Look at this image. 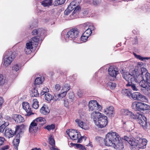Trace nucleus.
<instances>
[{"label": "nucleus", "mask_w": 150, "mask_h": 150, "mask_svg": "<svg viewBox=\"0 0 150 150\" xmlns=\"http://www.w3.org/2000/svg\"><path fill=\"white\" fill-rule=\"evenodd\" d=\"M124 140L130 144L131 149L132 150H139V148H145L147 142L146 139H142L139 137L134 139L125 136Z\"/></svg>", "instance_id": "f257e3e1"}, {"label": "nucleus", "mask_w": 150, "mask_h": 150, "mask_svg": "<svg viewBox=\"0 0 150 150\" xmlns=\"http://www.w3.org/2000/svg\"><path fill=\"white\" fill-rule=\"evenodd\" d=\"M120 113L123 115L128 116L131 119H137L138 122L144 128L147 125L146 118L143 114L138 113L135 115L128 110L122 109Z\"/></svg>", "instance_id": "f03ea898"}, {"label": "nucleus", "mask_w": 150, "mask_h": 150, "mask_svg": "<svg viewBox=\"0 0 150 150\" xmlns=\"http://www.w3.org/2000/svg\"><path fill=\"white\" fill-rule=\"evenodd\" d=\"M4 133L5 136L9 138L12 137L14 134L16 135V138L14 140L13 143L15 148L17 150L18 146L20 142L19 139L23 134V132L20 127L19 126H17L16 128L15 132H13L10 128H6Z\"/></svg>", "instance_id": "7ed1b4c3"}, {"label": "nucleus", "mask_w": 150, "mask_h": 150, "mask_svg": "<svg viewBox=\"0 0 150 150\" xmlns=\"http://www.w3.org/2000/svg\"><path fill=\"white\" fill-rule=\"evenodd\" d=\"M122 74L123 78L128 83L134 82L139 83L140 81L138 79L137 71L135 69L130 71L129 72L126 71L123 72H122Z\"/></svg>", "instance_id": "20e7f679"}, {"label": "nucleus", "mask_w": 150, "mask_h": 150, "mask_svg": "<svg viewBox=\"0 0 150 150\" xmlns=\"http://www.w3.org/2000/svg\"><path fill=\"white\" fill-rule=\"evenodd\" d=\"M46 122L45 119L42 117L36 118L31 122L29 126L30 132H35L41 126L43 125Z\"/></svg>", "instance_id": "39448f33"}, {"label": "nucleus", "mask_w": 150, "mask_h": 150, "mask_svg": "<svg viewBox=\"0 0 150 150\" xmlns=\"http://www.w3.org/2000/svg\"><path fill=\"white\" fill-rule=\"evenodd\" d=\"M118 134L115 132H110L106 135L104 139L105 145L108 146H112L116 142L117 138L118 139Z\"/></svg>", "instance_id": "423d86ee"}, {"label": "nucleus", "mask_w": 150, "mask_h": 150, "mask_svg": "<svg viewBox=\"0 0 150 150\" xmlns=\"http://www.w3.org/2000/svg\"><path fill=\"white\" fill-rule=\"evenodd\" d=\"M15 58L13 53L10 50L6 51L4 55V65L6 67L8 66Z\"/></svg>", "instance_id": "0eeeda50"}, {"label": "nucleus", "mask_w": 150, "mask_h": 150, "mask_svg": "<svg viewBox=\"0 0 150 150\" xmlns=\"http://www.w3.org/2000/svg\"><path fill=\"white\" fill-rule=\"evenodd\" d=\"M132 109L136 111H142L150 110V106L144 103L135 102L132 106Z\"/></svg>", "instance_id": "6e6552de"}, {"label": "nucleus", "mask_w": 150, "mask_h": 150, "mask_svg": "<svg viewBox=\"0 0 150 150\" xmlns=\"http://www.w3.org/2000/svg\"><path fill=\"white\" fill-rule=\"evenodd\" d=\"M79 35V31L76 28H72L68 32L66 38L71 40H74L77 38Z\"/></svg>", "instance_id": "1a4fd4ad"}, {"label": "nucleus", "mask_w": 150, "mask_h": 150, "mask_svg": "<svg viewBox=\"0 0 150 150\" xmlns=\"http://www.w3.org/2000/svg\"><path fill=\"white\" fill-rule=\"evenodd\" d=\"M108 123L107 117L106 116L102 115L98 118V120L95 122V124L98 127L103 128L105 127Z\"/></svg>", "instance_id": "9d476101"}, {"label": "nucleus", "mask_w": 150, "mask_h": 150, "mask_svg": "<svg viewBox=\"0 0 150 150\" xmlns=\"http://www.w3.org/2000/svg\"><path fill=\"white\" fill-rule=\"evenodd\" d=\"M89 110H98L100 111L102 109V107L99 105L96 100H91L88 103Z\"/></svg>", "instance_id": "9b49d317"}, {"label": "nucleus", "mask_w": 150, "mask_h": 150, "mask_svg": "<svg viewBox=\"0 0 150 150\" xmlns=\"http://www.w3.org/2000/svg\"><path fill=\"white\" fill-rule=\"evenodd\" d=\"M139 85L142 87L141 91L144 93H146V91H150V83L145 81L144 78L139 82Z\"/></svg>", "instance_id": "f8f14e48"}, {"label": "nucleus", "mask_w": 150, "mask_h": 150, "mask_svg": "<svg viewBox=\"0 0 150 150\" xmlns=\"http://www.w3.org/2000/svg\"><path fill=\"white\" fill-rule=\"evenodd\" d=\"M74 1H76V3L75 4H77V6H73L72 8L74 9L73 12L71 14L70 16V19H72L77 18V15L78 14L79 12L80 11V8L78 6L79 3L81 2L80 0H75Z\"/></svg>", "instance_id": "ddd939ff"}, {"label": "nucleus", "mask_w": 150, "mask_h": 150, "mask_svg": "<svg viewBox=\"0 0 150 150\" xmlns=\"http://www.w3.org/2000/svg\"><path fill=\"white\" fill-rule=\"evenodd\" d=\"M117 137L118 139L117 138L116 139V142H115V143L113 145V147L117 150H122L124 147V145L121 138L119 135L118 137L117 136Z\"/></svg>", "instance_id": "4468645a"}, {"label": "nucleus", "mask_w": 150, "mask_h": 150, "mask_svg": "<svg viewBox=\"0 0 150 150\" xmlns=\"http://www.w3.org/2000/svg\"><path fill=\"white\" fill-rule=\"evenodd\" d=\"M23 108L27 112L25 116H29L31 115L34 114V113L31 110L29 103L27 102H24L22 103Z\"/></svg>", "instance_id": "2eb2a0df"}, {"label": "nucleus", "mask_w": 150, "mask_h": 150, "mask_svg": "<svg viewBox=\"0 0 150 150\" xmlns=\"http://www.w3.org/2000/svg\"><path fill=\"white\" fill-rule=\"evenodd\" d=\"M131 98L134 100L143 101L146 99V97L140 93L136 92L132 94Z\"/></svg>", "instance_id": "dca6fc26"}, {"label": "nucleus", "mask_w": 150, "mask_h": 150, "mask_svg": "<svg viewBox=\"0 0 150 150\" xmlns=\"http://www.w3.org/2000/svg\"><path fill=\"white\" fill-rule=\"evenodd\" d=\"M35 45L31 41L27 42L26 44V47L25 49V52L27 54L30 53L34 47H35Z\"/></svg>", "instance_id": "f3484780"}, {"label": "nucleus", "mask_w": 150, "mask_h": 150, "mask_svg": "<svg viewBox=\"0 0 150 150\" xmlns=\"http://www.w3.org/2000/svg\"><path fill=\"white\" fill-rule=\"evenodd\" d=\"M114 112V108L113 106H112L106 108L104 110V113L108 116L110 117L113 116Z\"/></svg>", "instance_id": "a211bd4d"}, {"label": "nucleus", "mask_w": 150, "mask_h": 150, "mask_svg": "<svg viewBox=\"0 0 150 150\" xmlns=\"http://www.w3.org/2000/svg\"><path fill=\"white\" fill-rule=\"evenodd\" d=\"M76 3V1H74L71 2L68 7L64 11V13L65 15H68L71 11L73 10L72 8L73 6H77V4H75Z\"/></svg>", "instance_id": "6ab92c4d"}, {"label": "nucleus", "mask_w": 150, "mask_h": 150, "mask_svg": "<svg viewBox=\"0 0 150 150\" xmlns=\"http://www.w3.org/2000/svg\"><path fill=\"white\" fill-rule=\"evenodd\" d=\"M12 118L17 123H21L24 121V118L19 115H13L12 116Z\"/></svg>", "instance_id": "aec40b11"}, {"label": "nucleus", "mask_w": 150, "mask_h": 150, "mask_svg": "<svg viewBox=\"0 0 150 150\" xmlns=\"http://www.w3.org/2000/svg\"><path fill=\"white\" fill-rule=\"evenodd\" d=\"M101 114L99 112H92L91 115V117L93 119L94 122L95 123V122H96L98 118L102 116Z\"/></svg>", "instance_id": "412c9836"}, {"label": "nucleus", "mask_w": 150, "mask_h": 150, "mask_svg": "<svg viewBox=\"0 0 150 150\" xmlns=\"http://www.w3.org/2000/svg\"><path fill=\"white\" fill-rule=\"evenodd\" d=\"M109 74L112 77H115L117 74L118 71H117L115 68L113 67H110L108 70Z\"/></svg>", "instance_id": "4be33fe9"}, {"label": "nucleus", "mask_w": 150, "mask_h": 150, "mask_svg": "<svg viewBox=\"0 0 150 150\" xmlns=\"http://www.w3.org/2000/svg\"><path fill=\"white\" fill-rule=\"evenodd\" d=\"M40 113L44 115L48 114L50 112V110L47 105H44L40 109Z\"/></svg>", "instance_id": "5701e85b"}, {"label": "nucleus", "mask_w": 150, "mask_h": 150, "mask_svg": "<svg viewBox=\"0 0 150 150\" xmlns=\"http://www.w3.org/2000/svg\"><path fill=\"white\" fill-rule=\"evenodd\" d=\"M75 121L78 125L79 126L83 129L85 130L88 129V127L84 123L83 121L78 119H76Z\"/></svg>", "instance_id": "b1692460"}, {"label": "nucleus", "mask_w": 150, "mask_h": 150, "mask_svg": "<svg viewBox=\"0 0 150 150\" xmlns=\"http://www.w3.org/2000/svg\"><path fill=\"white\" fill-rule=\"evenodd\" d=\"M122 94L125 96H127L130 98L132 93L131 91L129 89H123L121 91Z\"/></svg>", "instance_id": "393cba45"}, {"label": "nucleus", "mask_w": 150, "mask_h": 150, "mask_svg": "<svg viewBox=\"0 0 150 150\" xmlns=\"http://www.w3.org/2000/svg\"><path fill=\"white\" fill-rule=\"evenodd\" d=\"M52 0H44L42 2V4L45 7H49L52 5Z\"/></svg>", "instance_id": "a878e982"}, {"label": "nucleus", "mask_w": 150, "mask_h": 150, "mask_svg": "<svg viewBox=\"0 0 150 150\" xmlns=\"http://www.w3.org/2000/svg\"><path fill=\"white\" fill-rule=\"evenodd\" d=\"M62 93L58 94L55 96L54 98L55 100H59V99H61L63 97H65L67 93L66 92H63L62 91Z\"/></svg>", "instance_id": "bb28decb"}, {"label": "nucleus", "mask_w": 150, "mask_h": 150, "mask_svg": "<svg viewBox=\"0 0 150 150\" xmlns=\"http://www.w3.org/2000/svg\"><path fill=\"white\" fill-rule=\"evenodd\" d=\"M45 31L42 28H40L38 30H34L32 32L33 35H36L39 34L41 35L42 33H44Z\"/></svg>", "instance_id": "cd10ccee"}, {"label": "nucleus", "mask_w": 150, "mask_h": 150, "mask_svg": "<svg viewBox=\"0 0 150 150\" xmlns=\"http://www.w3.org/2000/svg\"><path fill=\"white\" fill-rule=\"evenodd\" d=\"M39 40V36L31 38V41L35 45V47L38 45V42Z\"/></svg>", "instance_id": "c85d7f7f"}, {"label": "nucleus", "mask_w": 150, "mask_h": 150, "mask_svg": "<svg viewBox=\"0 0 150 150\" xmlns=\"http://www.w3.org/2000/svg\"><path fill=\"white\" fill-rule=\"evenodd\" d=\"M133 82H129L128 83L126 84V86H130L132 89L134 91H137L138 90L136 85L132 83Z\"/></svg>", "instance_id": "c756f323"}, {"label": "nucleus", "mask_w": 150, "mask_h": 150, "mask_svg": "<svg viewBox=\"0 0 150 150\" xmlns=\"http://www.w3.org/2000/svg\"><path fill=\"white\" fill-rule=\"evenodd\" d=\"M141 72L142 75H140L139 74H137V77H138V79L139 80V79L140 78H142V77L144 76V75H145V74L148 72L147 71L146 68L144 67H142L141 68Z\"/></svg>", "instance_id": "7c9ffc66"}, {"label": "nucleus", "mask_w": 150, "mask_h": 150, "mask_svg": "<svg viewBox=\"0 0 150 150\" xmlns=\"http://www.w3.org/2000/svg\"><path fill=\"white\" fill-rule=\"evenodd\" d=\"M142 78L141 79L144 78V80H146L147 82L150 83V74L149 73L147 72L146 74H145L144 76H144L142 77Z\"/></svg>", "instance_id": "2f4dec72"}, {"label": "nucleus", "mask_w": 150, "mask_h": 150, "mask_svg": "<svg viewBox=\"0 0 150 150\" xmlns=\"http://www.w3.org/2000/svg\"><path fill=\"white\" fill-rule=\"evenodd\" d=\"M38 102L37 99L33 100V103L32 104L33 108L35 109H37L39 107Z\"/></svg>", "instance_id": "473e14b6"}, {"label": "nucleus", "mask_w": 150, "mask_h": 150, "mask_svg": "<svg viewBox=\"0 0 150 150\" xmlns=\"http://www.w3.org/2000/svg\"><path fill=\"white\" fill-rule=\"evenodd\" d=\"M70 89V87L69 85L67 84H65L62 87L61 91L63 92H66L67 93V92L69 91Z\"/></svg>", "instance_id": "72a5a7b5"}, {"label": "nucleus", "mask_w": 150, "mask_h": 150, "mask_svg": "<svg viewBox=\"0 0 150 150\" xmlns=\"http://www.w3.org/2000/svg\"><path fill=\"white\" fill-rule=\"evenodd\" d=\"M45 100L48 101H50L53 99V97L49 93H47L45 95Z\"/></svg>", "instance_id": "f704fd0d"}, {"label": "nucleus", "mask_w": 150, "mask_h": 150, "mask_svg": "<svg viewBox=\"0 0 150 150\" xmlns=\"http://www.w3.org/2000/svg\"><path fill=\"white\" fill-rule=\"evenodd\" d=\"M49 144L53 146H55V142L52 136H50L49 138Z\"/></svg>", "instance_id": "c9c22d12"}, {"label": "nucleus", "mask_w": 150, "mask_h": 150, "mask_svg": "<svg viewBox=\"0 0 150 150\" xmlns=\"http://www.w3.org/2000/svg\"><path fill=\"white\" fill-rule=\"evenodd\" d=\"M75 135H73L72 137H70L71 139L73 140H75L77 139L79 137V135H80V134L78 132H75Z\"/></svg>", "instance_id": "e433bc0d"}, {"label": "nucleus", "mask_w": 150, "mask_h": 150, "mask_svg": "<svg viewBox=\"0 0 150 150\" xmlns=\"http://www.w3.org/2000/svg\"><path fill=\"white\" fill-rule=\"evenodd\" d=\"M42 82L41 78L40 77H38L36 79L35 81V84L37 85L41 84Z\"/></svg>", "instance_id": "4c0bfd02"}, {"label": "nucleus", "mask_w": 150, "mask_h": 150, "mask_svg": "<svg viewBox=\"0 0 150 150\" xmlns=\"http://www.w3.org/2000/svg\"><path fill=\"white\" fill-rule=\"evenodd\" d=\"M92 30L91 28H89L87 29L83 33L84 35H86L88 36L89 37V36L91 35L92 33Z\"/></svg>", "instance_id": "58836bf2"}, {"label": "nucleus", "mask_w": 150, "mask_h": 150, "mask_svg": "<svg viewBox=\"0 0 150 150\" xmlns=\"http://www.w3.org/2000/svg\"><path fill=\"white\" fill-rule=\"evenodd\" d=\"M74 145L76 147L79 149L81 150H86V149L84 146H83L81 144H74Z\"/></svg>", "instance_id": "ea45409f"}, {"label": "nucleus", "mask_w": 150, "mask_h": 150, "mask_svg": "<svg viewBox=\"0 0 150 150\" xmlns=\"http://www.w3.org/2000/svg\"><path fill=\"white\" fill-rule=\"evenodd\" d=\"M55 128V126L54 125L52 124L51 125H47L45 127V129H47L48 131L53 130Z\"/></svg>", "instance_id": "a19ab883"}, {"label": "nucleus", "mask_w": 150, "mask_h": 150, "mask_svg": "<svg viewBox=\"0 0 150 150\" xmlns=\"http://www.w3.org/2000/svg\"><path fill=\"white\" fill-rule=\"evenodd\" d=\"M108 85L110 86V88L112 89H114L116 86V83L114 82H109Z\"/></svg>", "instance_id": "79ce46f5"}, {"label": "nucleus", "mask_w": 150, "mask_h": 150, "mask_svg": "<svg viewBox=\"0 0 150 150\" xmlns=\"http://www.w3.org/2000/svg\"><path fill=\"white\" fill-rule=\"evenodd\" d=\"M135 57H136L137 59H138L140 60H141L142 61L144 60L145 59H148L150 58L147 57H142L139 55H135Z\"/></svg>", "instance_id": "37998d69"}, {"label": "nucleus", "mask_w": 150, "mask_h": 150, "mask_svg": "<svg viewBox=\"0 0 150 150\" xmlns=\"http://www.w3.org/2000/svg\"><path fill=\"white\" fill-rule=\"evenodd\" d=\"M75 132H77L74 130H72L69 131V132H67L68 135L69 137H72L73 135H75Z\"/></svg>", "instance_id": "c03bdc74"}, {"label": "nucleus", "mask_w": 150, "mask_h": 150, "mask_svg": "<svg viewBox=\"0 0 150 150\" xmlns=\"http://www.w3.org/2000/svg\"><path fill=\"white\" fill-rule=\"evenodd\" d=\"M89 36H88L86 35H84L83 34V35L81 37V41L85 42L86 41V40L88 38Z\"/></svg>", "instance_id": "a18cd8bd"}, {"label": "nucleus", "mask_w": 150, "mask_h": 150, "mask_svg": "<svg viewBox=\"0 0 150 150\" xmlns=\"http://www.w3.org/2000/svg\"><path fill=\"white\" fill-rule=\"evenodd\" d=\"M61 88V86L59 84H57L55 86L54 91H59Z\"/></svg>", "instance_id": "49530a36"}, {"label": "nucleus", "mask_w": 150, "mask_h": 150, "mask_svg": "<svg viewBox=\"0 0 150 150\" xmlns=\"http://www.w3.org/2000/svg\"><path fill=\"white\" fill-rule=\"evenodd\" d=\"M49 91V89L47 87H45L43 89V90H42L40 94L42 95H44L45 93L48 92Z\"/></svg>", "instance_id": "de8ad7c7"}, {"label": "nucleus", "mask_w": 150, "mask_h": 150, "mask_svg": "<svg viewBox=\"0 0 150 150\" xmlns=\"http://www.w3.org/2000/svg\"><path fill=\"white\" fill-rule=\"evenodd\" d=\"M100 2V0H93L92 4L94 6H97Z\"/></svg>", "instance_id": "09e8293b"}, {"label": "nucleus", "mask_w": 150, "mask_h": 150, "mask_svg": "<svg viewBox=\"0 0 150 150\" xmlns=\"http://www.w3.org/2000/svg\"><path fill=\"white\" fill-rule=\"evenodd\" d=\"M4 83V77L2 75H0V85H2Z\"/></svg>", "instance_id": "8fccbe9b"}, {"label": "nucleus", "mask_w": 150, "mask_h": 150, "mask_svg": "<svg viewBox=\"0 0 150 150\" xmlns=\"http://www.w3.org/2000/svg\"><path fill=\"white\" fill-rule=\"evenodd\" d=\"M6 128L4 127V125H2L0 126V132L4 133V130H5L6 128Z\"/></svg>", "instance_id": "3c124183"}, {"label": "nucleus", "mask_w": 150, "mask_h": 150, "mask_svg": "<svg viewBox=\"0 0 150 150\" xmlns=\"http://www.w3.org/2000/svg\"><path fill=\"white\" fill-rule=\"evenodd\" d=\"M66 0H56L55 1H57V4L59 5L63 4Z\"/></svg>", "instance_id": "603ef678"}, {"label": "nucleus", "mask_w": 150, "mask_h": 150, "mask_svg": "<svg viewBox=\"0 0 150 150\" xmlns=\"http://www.w3.org/2000/svg\"><path fill=\"white\" fill-rule=\"evenodd\" d=\"M19 69V67L18 64H16L13 67L12 69L17 71Z\"/></svg>", "instance_id": "864d4df0"}, {"label": "nucleus", "mask_w": 150, "mask_h": 150, "mask_svg": "<svg viewBox=\"0 0 150 150\" xmlns=\"http://www.w3.org/2000/svg\"><path fill=\"white\" fill-rule=\"evenodd\" d=\"M5 140L4 137H0V146L4 144Z\"/></svg>", "instance_id": "5fc2aeb1"}, {"label": "nucleus", "mask_w": 150, "mask_h": 150, "mask_svg": "<svg viewBox=\"0 0 150 150\" xmlns=\"http://www.w3.org/2000/svg\"><path fill=\"white\" fill-rule=\"evenodd\" d=\"M64 105L65 107H68L69 106V102L68 100L65 99L64 100Z\"/></svg>", "instance_id": "6e6d98bb"}, {"label": "nucleus", "mask_w": 150, "mask_h": 150, "mask_svg": "<svg viewBox=\"0 0 150 150\" xmlns=\"http://www.w3.org/2000/svg\"><path fill=\"white\" fill-rule=\"evenodd\" d=\"M33 94L34 96L35 97L39 95L38 91L35 89L34 90Z\"/></svg>", "instance_id": "4d7b16f0"}, {"label": "nucleus", "mask_w": 150, "mask_h": 150, "mask_svg": "<svg viewBox=\"0 0 150 150\" xmlns=\"http://www.w3.org/2000/svg\"><path fill=\"white\" fill-rule=\"evenodd\" d=\"M69 98L71 100V101L73 100L74 98V96L73 93H70L69 95Z\"/></svg>", "instance_id": "13d9d810"}, {"label": "nucleus", "mask_w": 150, "mask_h": 150, "mask_svg": "<svg viewBox=\"0 0 150 150\" xmlns=\"http://www.w3.org/2000/svg\"><path fill=\"white\" fill-rule=\"evenodd\" d=\"M77 95L79 97H81L83 95V93L82 91L79 90L77 93Z\"/></svg>", "instance_id": "bf43d9fd"}, {"label": "nucleus", "mask_w": 150, "mask_h": 150, "mask_svg": "<svg viewBox=\"0 0 150 150\" xmlns=\"http://www.w3.org/2000/svg\"><path fill=\"white\" fill-rule=\"evenodd\" d=\"M84 138V137L83 136H81L80 137V138H78L77 142L78 143H81L82 142V139L83 138Z\"/></svg>", "instance_id": "052dcab7"}, {"label": "nucleus", "mask_w": 150, "mask_h": 150, "mask_svg": "<svg viewBox=\"0 0 150 150\" xmlns=\"http://www.w3.org/2000/svg\"><path fill=\"white\" fill-rule=\"evenodd\" d=\"M4 122L2 125H3L5 127L7 128L6 127H7L9 124V122L8 121H6V122L4 121Z\"/></svg>", "instance_id": "680f3d73"}, {"label": "nucleus", "mask_w": 150, "mask_h": 150, "mask_svg": "<svg viewBox=\"0 0 150 150\" xmlns=\"http://www.w3.org/2000/svg\"><path fill=\"white\" fill-rule=\"evenodd\" d=\"M4 102V100L3 98L0 97V107L1 106Z\"/></svg>", "instance_id": "e2e57ef3"}, {"label": "nucleus", "mask_w": 150, "mask_h": 150, "mask_svg": "<svg viewBox=\"0 0 150 150\" xmlns=\"http://www.w3.org/2000/svg\"><path fill=\"white\" fill-rule=\"evenodd\" d=\"M8 146H5L2 147L1 149V150H5L6 149H8Z\"/></svg>", "instance_id": "0e129e2a"}, {"label": "nucleus", "mask_w": 150, "mask_h": 150, "mask_svg": "<svg viewBox=\"0 0 150 150\" xmlns=\"http://www.w3.org/2000/svg\"><path fill=\"white\" fill-rule=\"evenodd\" d=\"M31 150H41V149L40 148L38 149L37 148H35L32 149Z\"/></svg>", "instance_id": "69168bd1"}, {"label": "nucleus", "mask_w": 150, "mask_h": 150, "mask_svg": "<svg viewBox=\"0 0 150 150\" xmlns=\"http://www.w3.org/2000/svg\"><path fill=\"white\" fill-rule=\"evenodd\" d=\"M143 64L142 63H138V65H139L140 67H141L142 66Z\"/></svg>", "instance_id": "338daca9"}, {"label": "nucleus", "mask_w": 150, "mask_h": 150, "mask_svg": "<svg viewBox=\"0 0 150 150\" xmlns=\"http://www.w3.org/2000/svg\"><path fill=\"white\" fill-rule=\"evenodd\" d=\"M55 147H54V146L52 147L50 149V150H54Z\"/></svg>", "instance_id": "774afa93"}]
</instances>
